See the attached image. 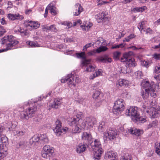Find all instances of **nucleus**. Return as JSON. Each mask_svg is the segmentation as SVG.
Instances as JSON below:
<instances>
[{"mask_svg": "<svg viewBox=\"0 0 160 160\" xmlns=\"http://www.w3.org/2000/svg\"><path fill=\"white\" fill-rule=\"evenodd\" d=\"M125 114L127 116H131L132 120L137 124L143 123L146 121L145 118L140 116L137 107L131 108H130L127 109L126 111Z\"/></svg>", "mask_w": 160, "mask_h": 160, "instance_id": "obj_1", "label": "nucleus"}, {"mask_svg": "<svg viewBox=\"0 0 160 160\" xmlns=\"http://www.w3.org/2000/svg\"><path fill=\"white\" fill-rule=\"evenodd\" d=\"M144 22H142L139 23V25H138V28L141 32L142 30L143 29V26Z\"/></svg>", "mask_w": 160, "mask_h": 160, "instance_id": "obj_52", "label": "nucleus"}, {"mask_svg": "<svg viewBox=\"0 0 160 160\" xmlns=\"http://www.w3.org/2000/svg\"><path fill=\"white\" fill-rule=\"evenodd\" d=\"M92 45H93L91 43H89L86 44L83 47V50L85 51L88 48L90 47Z\"/></svg>", "mask_w": 160, "mask_h": 160, "instance_id": "obj_57", "label": "nucleus"}, {"mask_svg": "<svg viewBox=\"0 0 160 160\" xmlns=\"http://www.w3.org/2000/svg\"><path fill=\"white\" fill-rule=\"evenodd\" d=\"M121 55L120 52L118 51L115 52L113 53V58L115 60L119 59V57Z\"/></svg>", "mask_w": 160, "mask_h": 160, "instance_id": "obj_40", "label": "nucleus"}, {"mask_svg": "<svg viewBox=\"0 0 160 160\" xmlns=\"http://www.w3.org/2000/svg\"><path fill=\"white\" fill-rule=\"evenodd\" d=\"M129 82L127 80L122 79H120L118 81L117 83V85H119L120 86H126V85L128 84Z\"/></svg>", "mask_w": 160, "mask_h": 160, "instance_id": "obj_29", "label": "nucleus"}, {"mask_svg": "<svg viewBox=\"0 0 160 160\" xmlns=\"http://www.w3.org/2000/svg\"><path fill=\"white\" fill-rule=\"evenodd\" d=\"M135 74L137 76V78H140L142 76V72L140 71H138L136 72Z\"/></svg>", "mask_w": 160, "mask_h": 160, "instance_id": "obj_55", "label": "nucleus"}, {"mask_svg": "<svg viewBox=\"0 0 160 160\" xmlns=\"http://www.w3.org/2000/svg\"><path fill=\"white\" fill-rule=\"evenodd\" d=\"M122 99H119L116 101L114 102L113 107V112H117L118 114L121 113L124 110L125 108L124 102Z\"/></svg>", "mask_w": 160, "mask_h": 160, "instance_id": "obj_10", "label": "nucleus"}, {"mask_svg": "<svg viewBox=\"0 0 160 160\" xmlns=\"http://www.w3.org/2000/svg\"><path fill=\"white\" fill-rule=\"evenodd\" d=\"M82 138L83 140H86L88 141V145H89L90 142H91L92 140L91 135L86 132H83Z\"/></svg>", "mask_w": 160, "mask_h": 160, "instance_id": "obj_21", "label": "nucleus"}, {"mask_svg": "<svg viewBox=\"0 0 160 160\" xmlns=\"http://www.w3.org/2000/svg\"><path fill=\"white\" fill-rule=\"evenodd\" d=\"M152 31L150 28H147L146 31V33H149L150 34L152 33Z\"/></svg>", "mask_w": 160, "mask_h": 160, "instance_id": "obj_64", "label": "nucleus"}, {"mask_svg": "<svg viewBox=\"0 0 160 160\" xmlns=\"http://www.w3.org/2000/svg\"><path fill=\"white\" fill-rule=\"evenodd\" d=\"M86 122L88 124L89 128H92L94 125L96 123L97 120L93 117H87L86 119Z\"/></svg>", "mask_w": 160, "mask_h": 160, "instance_id": "obj_17", "label": "nucleus"}, {"mask_svg": "<svg viewBox=\"0 0 160 160\" xmlns=\"http://www.w3.org/2000/svg\"><path fill=\"white\" fill-rule=\"evenodd\" d=\"M102 94H101L99 91H96L93 93L92 97L94 99H100L101 101H102L101 99L102 98Z\"/></svg>", "mask_w": 160, "mask_h": 160, "instance_id": "obj_27", "label": "nucleus"}, {"mask_svg": "<svg viewBox=\"0 0 160 160\" xmlns=\"http://www.w3.org/2000/svg\"><path fill=\"white\" fill-rule=\"evenodd\" d=\"M20 33L21 34L22 36H26L27 37H28L29 36V31L27 29L21 28Z\"/></svg>", "mask_w": 160, "mask_h": 160, "instance_id": "obj_37", "label": "nucleus"}, {"mask_svg": "<svg viewBox=\"0 0 160 160\" xmlns=\"http://www.w3.org/2000/svg\"><path fill=\"white\" fill-rule=\"evenodd\" d=\"M76 54L78 58H81L83 59L82 62L85 60H88L86 58V57L85 56V52H84L80 53H77Z\"/></svg>", "mask_w": 160, "mask_h": 160, "instance_id": "obj_38", "label": "nucleus"}, {"mask_svg": "<svg viewBox=\"0 0 160 160\" xmlns=\"http://www.w3.org/2000/svg\"><path fill=\"white\" fill-rule=\"evenodd\" d=\"M42 150H44L45 152H47L49 153H50L51 154L52 156L54 154V150L53 148L50 146L45 145L43 147Z\"/></svg>", "mask_w": 160, "mask_h": 160, "instance_id": "obj_26", "label": "nucleus"}, {"mask_svg": "<svg viewBox=\"0 0 160 160\" xmlns=\"http://www.w3.org/2000/svg\"><path fill=\"white\" fill-rule=\"evenodd\" d=\"M76 9V11L73 12V15L74 16H78L80 13L83 11V8L80 4H77L75 6Z\"/></svg>", "mask_w": 160, "mask_h": 160, "instance_id": "obj_25", "label": "nucleus"}, {"mask_svg": "<svg viewBox=\"0 0 160 160\" xmlns=\"http://www.w3.org/2000/svg\"><path fill=\"white\" fill-rule=\"evenodd\" d=\"M23 24L25 27L28 28L30 30L37 29L40 26V24L38 22L32 21H25Z\"/></svg>", "mask_w": 160, "mask_h": 160, "instance_id": "obj_13", "label": "nucleus"}, {"mask_svg": "<svg viewBox=\"0 0 160 160\" xmlns=\"http://www.w3.org/2000/svg\"><path fill=\"white\" fill-rule=\"evenodd\" d=\"M86 143V144H79L77 148V151L78 153H81L85 151L86 148V147L88 146Z\"/></svg>", "mask_w": 160, "mask_h": 160, "instance_id": "obj_24", "label": "nucleus"}, {"mask_svg": "<svg viewBox=\"0 0 160 160\" xmlns=\"http://www.w3.org/2000/svg\"><path fill=\"white\" fill-rule=\"evenodd\" d=\"M27 44H28L31 47H39V45L36 42H33L31 41H27L26 42Z\"/></svg>", "mask_w": 160, "mask_h": 160, "instance_id": "obj_35", "label": "nucleus"}, {"mask_svg": "<svg viewBox=\"0 0 160 160\" xmlns=\"http://www.w3.org/2000/svg\"><path fill=\"white\" fill-rule=\"evenodd\" d=\"M91 61V59H88L85 60L82 62L83 66H85L84 69L86 72H90L95 70V67L90 63Z\"/></svg>", "mask_w": 160, "mask_h": 160, "instance_id": "obj_12", "label": "nucleus"}, {"mask_svg": "<svg viewBox=\"0 0 160 160\" xmlns=\"http://www.w3.org/2000/svg\"><path fill=\"white\" fill-rule=\"evenodd\" d=\"M107 14L105 12H102L99 13L95 16V18L97 19L98 23L101 22H108L109 20V18L107 17H106Z\"/></svg>", "mask_w": 160, "mask_h": 160, "instance_id": "obj_14", "label": "nucleus"}, {"mask_svg": "<svg viewBox=\"0 0 160 160\" xmlns=\"http://www.w3.org/2000/svg\"><path fill=\"white\" fill-rule=\"evenodd\" d=\"M36 110V106L31 107L26 111H22L21 113L20 117L22 119L28 120L29 118L33 117L34 115Z\"/></svg>", "mask_w": 160, "mask_h": 160, "instance_id": "obj_6", "label": "nucleus"}, {"mask_svg": "<svg viewBox=\"0 0 160 160\" xmlns=\"http://www.w3.org/2000/svg\"><path fill=\"white\" fill-rule=\"evenodd\" d=\"M7 17L8 19L11 20H14L16 19L22 20L23 18L22 16L20 15L19 14H8L7 15Z\"/></svg>", "mask_w": 160, "mask_h": 160, "instance_id": "obj_20", "label": "nucleus"}, {"mask_svg": "<svg viewBox=\"0 0 160 160\" xmlns=\"http://www.w3.org/2000/svg\"><path fill=\"white\" fill-rule=\"evenodd\" d=\"M94 153L93 158L94 160H99L101 157L102 154L103 152V149H98L97 150H94Z\"/></svg>", "mask_w": 160, "mask_h": 160, "instance_id": "obj_19", "label": "nucleus"}, {"mask_svg": "<svg viewBox=\"0 0 160 160\" xmlns=\"http://www.w3.org/2000/svg\"><path fill=\"white\" fill-rule=\"evenodd\" d=\"M146 8V7L144 6L140 7L134 8L132 11H133L134 12H142L144 11Z\"/></svg>", "mask_w": 160, "mask_h": 160, "instance_id": "obj_32", "label": "nucleus"}, {"mask_svg": "<svg viewBox=\"0 0 160 160\" xmlns=\"http://www.w3.org/2000/svg\"><path fill=\"white\" fill-rule=\"evenodd\" d=\"M150 92L145 90V92H141L142 96L144 99H147L149 97Z\"/></svg>", "mask_w": 160, "mask_h": 160, "instance_id": "obj_36", "label": "nucleus"}, {"mask_svg": "<svg viewBox=\"0 0 160 160\" xmlns=\"http://www.w3.org/2000/svg\"><path fill=\"white\" fill-rule=\"evenodd\" d=\"M15 37L12 35H8L4 36L0 42L2 45H6L7 48L0 50V53L6 51L11 49V48L18 44L19 42L16 40Z\"/></svg>", "mask_w": 160, "mask_h": 160, "instance_id": "obj_2", "label": "nucleus"}, {"mask_svg": "<svg viewBox=\"0 0 160 160\" xmlns=\"http://www.w3.org/2000/svg\"><path fill=\"white\" fill-rule=\"evenodd\" d=\"M101 69H98L97 71L95 70V73L93 74V77L92 78L93 79L95 77L100 75L101 73Z\"/></svg>", "mask_w": 160, "mask_h": 160, "instance_id": "obj_47", "label": "nucleus"}, {"mask_svg": "<svg viewBox=\"0 0 160 160\" xmlns=\"http://www.w3.org/2000/svg\"><path fill=\"white\" fill-rule=\"evenodd\" d=\"M132 158L130 155H128V156L124 157L123 160H132Z\"/></svg>", "mask_w": 160, "mask_h": 160, "instance_id": "obj_61", "label": "nucleus"}, {"mask_svg": "<svg viewBox=\"0 0 160 160\" xmlns=\"http://www.w3.org/2000/svg\"><path fill=\"white\" fill-rule=\"evenodd\" d=\"M61 104V102L57 99H55L53 104L51 105V107L53 108H57Z\"/></svg>", "mask_w": 160, "mask_h": 160, "instance_id": "obj_34", "label": "nucleus"}, {"mask_svg": "<svg viewBox=\"0 0 160 160\" xmlns=\"http://www.w3.org/2000/svg\"><path fill=\"white\" fill-rule=\"evenodd\" d=\"M79 121L78 119H76V117L70 118L68 121V124L70 126H73L77 124Z\"/></svg>", "mask_w": 160, "mask_h": 160, "instance_id": "obj_28", "label": "nucleus"}, {"mask_svg": "<svg viewBox=\"0 0 160 160\" xmlns=\"http://www.w3.org/2000/svg\"><path fill=\"white\" fill-rule=\"evenodd\" d=\"M155 152L158 155H160V144L157 143L155 144Z\"/></svg>", "mask_w": 160, "mask_h": 160, "instance_id": "obj_45", "label": "nucleus"}, {"mask_svg": "<svg viewBox=\"0 0 160 160\" xmlns=\"http://www.w3.org/2000/svg\"><path fill=\"white\" fill-rule=\"evenodd\" d=\"M17 123L15 122H14L13 123H12V126L10 128H9V131H12L13 129H14L17 126V125L16 124Z\"/></svg>", "mask_w": 160, "mask_h": 160, "instance_id": "obj_51", "label": "nucleus"}, {"mask_svg": "<svg viewBox=\"0 0 160 160\" xmlns=\"http://www.w3.org/2000/svg\"><path fill=\"white\" fill-rule=\"evenodd\" d=\"M141 109L144 112L149 113L151 118H157L159 115L160 111L158 109H156L155 107H151L149 108L148 103L146 101L141 104Z\"/></svg>", "mask_w": 160, "mask_h": 160, "instance_id": "obj_3", "label": "nucleus"}, {"mask_svg": "<svg viewBox=\"0 0 160 160\" xmlns=\"http://www.w3.org/2000/svg\"><path fill=\"white\" fill-rule=\"evenodd\" d=\"M128 129V131H127V132H128V133L132 134H134L137 136H139L143 133L142 130L139 129H138L135 127H131L130 128Z\"/></svg>", "mask_w": 160, "mask_h": 160, "instance_id": "obj_18", "label": "nucleus"}, {"mask_svg": "<svg viewBox=\"0 0 160 160\" xmlns=\"http://www.w3.org/2000/svg\"><path fill=\"white\" fill-rule=\"evenodd\" d=\"M21 28L20 27H16L14 30V32L15 33H17L18 32H20V31L21 30Z\"/></svg>", "mask_w": 160, "mask_h": 160, "instance_id": "obj_60", "label": "nucleus"}, {"mask_svg": "<svg viewBox=\"0 0 160 160\" xmlns=\"http://www.w3.org/2000/svg\"><path fill=\"white\" fill-rule=\"evenodd\" d=\"M83 113L81 112H79L77 113L76 116V118L78 119V121L80 119L81 117L82 116Z\"/></svg>", "mask_w": 160, "mask_h": 160, "instance_id": "obj_56", "label": "nucleus"}, {"mask_svg": "<svg viewBox=\"0 0 160 160\" xmlns=\"http://www.w3.org/2000/svg\"><path fill=\"white\" fill-rule=\"evenodd\" d=\"M92 26V24H88L86 23L84 25H81V27L82 28V29L85 31L88 30V29L91 27Z\"/></svg>", "mask_w": 160, "mask_h": 160, "instance_id": "obj_43", "label": "nucleus"}, {"mask_svg": "<svg viewBox=\"0 0 160 160\" xmlns=\"http://www.w3.org/2000/svg\"><path fill=\"white\" fill-rule=\"evenodd\" d=\"M25 133V132L22 131L18 130L16 131V133L18 136H22Z\"/></svg>", "mask_w": 160, "mask_h": 160, "instance_id": "obj_53", "label": "nucleus"}, {"mask_svg": "<svg viewBox=\"0 0 160 160\" xmlns=\"http://www.w3.org/2000/svg\"><path fill=\"white\" fill-rule=\"evenodd\" d=\"M55 126L53 130L57 136H60L62 133H65L68 130L67 127L62 128V122L59 120H57L55 122Z\"/></svg>", "mask_w": 160, "mask_h": 160, "instance_id": "obj_8", "label": "nucleus"}, {"mask_svg": "<svg viewBox=\"0 0 160 160\" xmlns=\"http://www.w3.org/2000/svg\"><path fill=\"white\" fill-rule=\"evenodd\" d=\"M142 65L145 67L148 68L149 67V66L150 65V63L147 61H144L142 62Z\"/></svg>", "mask_w": 160, "mask_h": 160, "instance_id": "obj_58", "label": "nucleus"}, {"mask_svg": "<svg viewBox=\"0 0 160 160\" xmlns=\"http://www.w3.org/2000/svg\"><path fill=\"white\" fill-rule=\"evenodd\" d=\"M34 140L38 145L40 143L42 145L47 144L49 142V140L46 134H42L40 136L35 135L32 137Z\"/></svg>", "mask_w": 160, "mask_h": 160, "instance_id": "obj_9", "label": "nucleus"}, {"mask_svg": "<svg viewBox=\"0 0 160 160\" xmlns=\"http://www.w3.org/2000/svg\"><path fill=\"white\" fill-rule=\"evenodd\" d=\"M6 32L4 27L0 25V37L3 35Z\"/></svg>", "mask_w": 160, "mask_h": 160, "instance_id": "obj_46", "label": "nucleus"}, {"mask_svg": "<svg viewBox=\"0 0 160 160\" xmlns=\"http://www.w3.org/2000/svg\"><path fill=\"white\" fill-rule=\"evenodd\" d=\"M4 127L0 125V149H4L6 147V143L8 141V138L4 135H1L4 129Z\"/></svg>", "mask_w": 160, "mask_h": 160, "instance_id": "obj_11", "label": "nucleus"}, {"mask_svg": "<svg viewBox=\"0 0 160 160\" xmlns=\"http://www.w3.org/2000/svg\"><path fill=\"white\" fill-rule=\"evenodd\" d=\"M89 144L93 150H97L98 149H102L101 142L98 139H95L94 141L92 140Z\"/></svg>", "mask_w": 160, "mask_h": 160, "instance_id": "obj_16", "label": "nucleus"}, {"mask_svg": "<svg viewBox=\"0 0 160 160\" xmlns=\"http://www.w3.org/2000/svg\"><path fill=\"white\" fill-rule=\"evenodd\" d=\"M125 45H124L123 44L121 43L119 45H114V46H112L111 47V49H114L119 48H123L124 47Z\"/></svg>", "mask_w": 160, "mask_h": 160, "instance_id": "obj_48", "label": "nucleus"}, {"mask_svg": "<svg viewBox=\"0 0 160 160\" xmlns=\"http://www.w3.org/2000/svg\"><path fill=\"white\" fill-rule=\"evenodd\" d=\"M158 125V121L157 120H155L149 124L148 126V128H155Z\"/></svg>", "mask_w": 160, "mask_h": 160, "instance_id": "obj_42", "label": "nucleus"}, {"mask_svg": "<svg viewBox=\"0 0 160 160\" xmlns=\"http://www.w3.org/2000/svg\"><path fill=\"white\" fill-rule=\"evenodd\" d=\"M153 57L155 59L159 60L160 58V54L155 53L153 55Z\"/></svg>", "mask_w": 160, "mask_h": 160, "instance_id": "obj_62", "label": "nucleus"}, {"mask_svg": "<svg viewBox=\"0 0 160 160\" xmlns=\"http://www.w3.org/2000/svg\"><path fill=\"white\" fill-rule=\"evenodd\" d=\"M108 49V48L105 46H102L100 47L96 50V52L98 53L100 52H103L106 51Z\"/></svg>", "mask_w": 160, "mask_h": 160, "instance_id": "obj_41", "label": "nucleus"}, {"mask_svg": "<svg viewBox=\"0 0 160 160\" xmlns=\"http://www.w3.org/2000/svg\"><path fill=\"white\" fill-rule=\"evenodd\" d=\"M95 53H96V52L95 51H90L88 53V54L89 56H92V55H93L94 54H95Z\"/></svg>", "mask_w": 160, "mask_h": 160, "instance_id": "obj_63", "label": "nucleus"}, {"mask_svg": "<svg viewBox=\"0 0 160 160\" xmlns=\"http://www.w3.org/2000/svg\"><path fill=\"white\" fill-rule=\"evenodd\" d=\"M50 153H48V152H45L44 150H42L41 152V154L42 157L45 158H49L50 157L53 156Z\"/></svg>", "mask_w": 160, "mask_h": 160, "instance_id": "obj_33", "label": "nucleus"}, {"mask_svg": "<svg viewBox=\"0 0 160 160\" xmlns=\"http://www.w3.org/2000/svg\"><path fill=\"white\" fill-rule=\"evenodd\" d=\"M154 82H151L150 83L148 81L144 82L143 84L142 87L145 90L150 92V91H155Z\"/></svg>", "mask_w": 160, "mask_h": 160, "instance_id": "obj_15", "label": "nucleus"}, {"mask_svg": "<svg viewBox=\"0 0 160 160\" xmlns=\"http://www.w3.org/2000/svg\"><path fill=\"white\" fill-rule=\"evenodd\" d=\"M29 144L32 146H34L35 145H38L34 140H33L32 138H31L29 140Z\"/></svg>", "mask_w": 160, "mask_h": 160, "instance_id": "obj_49", "label": "nucleus"}, {"mask_svg": "<svg viewBox=\"0 0 160 160\" xmlns=\"http://www.w3.org/2000/svg\"><path fill=\"white\" fill-rule=\"evenodd\" d=\"M97 60L99 62L103 63L111 62L112 61L111 58L106 55L104 57H99L97 58Z\"/></svg>", "mask_w": 160, "mask_h": 160, "instance_id": "obj_22", "label": "nucleus"}, {"mask_svg": "<svg viewBox=\"0 0 160 160\" xmlns=\"http://www.w3.org/2000/svg\"><path fill=\"white\" fill-rule=\"evenodd\" d=\"M48 8H49L51 13L53 15H56L57 13L55 9L56 7L52 3L49 4L48 6Z\"/></svg>", "mask_w": 160, "mask_h": 160, "instance_id": "obj_30", "label": "nucleus"}, {"mask_svg": "<svg viewBox=\"0 0 160 160\" xmlns=\"http://www.w3.org/2000/svg\"><path fill=\"white\" fill-rule=\"evenodd\" d=\"M106 126L105 123L103 121L101 122H99V125L98 127L99 131L101 132H103L106 129Z\"/></svg>", "mask_w": 160, "mask_h": 160, "instance_id": "obj_31", "label": "nucleus"}, {"mask_svg": "<svg viewBox=\"0 0 160 160\" xmlns=\"http://www.w3.org/2000/svg\"><path fill=\"white\" fill-rule=\"evenodd\" d=\"M133 54V52L131 51L126 52L123 54V57L121 58V61L126 62L127 67H134L136 66V63L134 58L131 57Z\"/></svg>", "mask_w": 160, "mask_h": 160, "instance_id": "obj_4", "label": "nucleus"}, {"mask_svg": "<svg viewBox=\"0 0 160 160\" xmlns=\"http://www.w3.org/2000/svg\"><path fill=\"white\" fill-rule=\"evenodd\" d=\"M154 72L156 73H158L160 72V66H156L155 67Z\"/></svg>", "mask_w": 160, "mask_h": 160, "instance_id": "obj_54", "label": "nucleus"}, {"mask_svg": "<svg viewBox=\"0 0 160 160\" xmlns=\"http://www.w3.org/2000/svg\"><path fill=\"white\" fill-rule=\"evenodd\" d=\"M79 80V78L77 77L74 76L73 74H69L65 78L61 80L62 83L67 82V84L70 87H74L75 86V83H78Z\"/></svg>", "mask_w": 160, "mask_h": 160, "instance_id": "obj_5", "label": "nucleus"}, {"mask_svg": "<svg viewBox=\"0 0 160 160\" xmlns=\"http://www.w3.org/2000/svg\"><path fill=\"white\" fill-rule=\"evenodd\" d=\"M122 96L123 97L126 98H129L130 97V95L129 93L127 91L125 90V92L122 93Z\"/></svg>", "mask_w": 160, "mask_h": 160, "instance_id": "obj_50", "label": "nucleus"}, {"mask_svg": "<svg viewBox=\"0 0 160 160\" xmlns=\"http://www.w3.org/2000/svg\"><path fill=\"white\" fill-rule=\"evenodd\" d=\"M60 23L62 25L67 26L68 28H71L72 26V23L70 22H60Z\"/></svg>", "mask_w": 160, "mask_h": 160, "instance_id": "obj_44", "label": "nucleus"}, {"mask_svg": "<svg viewBox=\"0 0 160 160\" xmlns=\"http://www.w3.org/2000/svg\"><path fill=\"white\" fill-rule=\"evenodd\" d=\"M103 134V139L105 142L115 140L118 135V132L116 130L111 128L104 132Z\"/></svg>", "mask_w": 160, "mask_h": 160, "instance_id": "obj_7", "label": "nucleus"}, {"mask_svg": "<svg viewBox=\"0 0 160 160\" xmlns=\"http://www.w3.org/2000/svg\"><path fill=\"white\" fill-rule=\"evenodd\" d=\"M80 127V125L78 124L75 125L74 128L72 129L73 132L74 133H77L80 132L81 130Z\"/></svg>", "mask_w": 160, "mask_h": 160, "instance_id": "obj_39", "label": "nucleus"}, {"mask_svg": "<svg viewBox=\"0 0 160 160\" xmlns=\"http://www.w3.org/2000/svg\"><path fill=\"white\" fill-rule=\"evenodd\" d=\"M50 30L53 32H56L57 31V29L56 28L55 26L54 25H51L50 26Z\"/></svg>", "mask_w": 160, "mask_h": 160, "instance_id": "obj_59", "label": "nucleus"}, {"mask_svg": "<svg viewBox=\"0 0 160 160\" xmlns=\"http://www.w3.org/2000/svg\"><path fill=\"white\" fill-rule=\"evenodd\" d=\"M116 156V153L113 151H110L107 152L105 153L104 158L105 159L108 160L111 158H115Z\"/></svg>", "mask_w": 160, "mask_h": 160, "instance_id": "obj_23", "label": "nucleus"}]
</instances>
